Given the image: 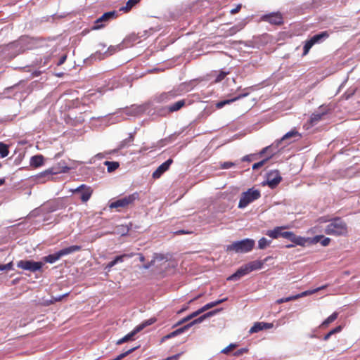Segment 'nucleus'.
<instances>
[{"label":"nucleus","mask_w":360,"mask_h":360,"mask_svg":"<svg viewBox=\"0 0 360 360\" xmlns=\"http://www.w3.org/2000/svg\"><path fill=\"white\" fill-rule=\"evenodd\" d=\"M324 232L327 235L345 236L348 233V226L345 221L340 217L330 219V223L326 226Z\"/></svg>","instance_id":"f257e3e1"},{"label":"nucleus","mask_w":360,"mask_h":360,"mask_svg":"<svg viewBox=\"0 0 360 360\" xmlns=\"http://www.w3.org/2000/svg\"><path fill=\"white\" fill-rule=\"evenodd\" d=\"M268 258L264 261L255 260L240 266L234 274L227 278L228 281H237L252 271L261 269Z\"/></svg>","instance_id":"f03ea898"},{"label":"nucleus","mask_w":360,"mask_h":360,"mask_svg":"<svg viewBox=\"0 0 360 360\" xmlns=\"http://www.w3.org/2000/svg\"><path fill=\"white\" fill-rule=\"evenodd\" d=\"M139 196L138 193H134L122 198L117 199L110 203L109 208L111 210L115 209L118 212L122 210L127 209L129 206L134 205V201L139 199Z\"/></svg>","instance_id":"7ed1b4c3"},{"label":"nucleus","mask_w":360,"mask_h":360,"mask_svg":"<svg viewBox=\"0 0 360 360\" xmlns=\"http://www.w3.org/2000/svg\"><path fill=\"white\" fill-rule=\"evenodd\" d=\"M220 310L221 309H216V310H213L212 311H209V312L203 314L202 316H201L199 318L193 320V321H191V323H188L187 325H186V326H183L181 328H179L174 330L173 332L167 334V335L164 336L163 338H162V340L172 338H174V337H175V336H176V335H179V334L182 333H184L185 330H188L189 328H191L194 324L201 323L206 318L210 317V316L214 315L215 314H217Z\"/></svg>","instance_id":"20e7f679"},{"label":"nucleus","mask_w":360,"mask_h":360,"mask_svg":"<svg viewBox=\"0 0 360 360\" xmlns=\"http://www.w3.org/2000/svg\"><path fill=\"white\" fill-rule=\"evenodd\" d=\"M72 166L68 167L64 161H60L57 165L50 167L44 172L39 174L38 177L40 178H49L51 176L54 174H58L60 173H66L68 172L71 167H73L75 164V161H71Z\"/></svg>","instance_id":"39448f33"},{"label":"nucleus","mask_w":360,"mask_h":360,"mask_svg":"<svg viewBox=\"0 0 360 360\" xmlns=\"http://www.w3.org/2000/svg\"><path fill=\"white\" fill-rule=\"evenodd\" d=\"M260 197L261 193L259 190L254 188H249L247 191L241 193L238 207L240 209H243Z\"/></svg>","instance_id":"423d86ee"},{"label":"nucleus","mask_w":360,"mask_h":360,"mask_svg":"<svg viewBox=\"0 0 360 360\" xmlns=\"http://www.w3.org/2000/svg\"><path fill=\"white\" fill-rule=\"evenodd\" d=\"M82 250L80 245H72L56 252L54 254L49 255L43 257L45 262L53 264L60 259L62 257L72 254Z\"/></svg>","instance_id":"0eeeda50"},{"label":"nucleus","mask_w":360,"mask_h":360,"mask_svg":"<svg viewBox=\"0 0 360 360\" xmlns=\"http://www.w3.org/2000/svg\"><path fill=\"white\" fill-rule=\"evenodd\" d=\"M255 246V240L246 238L240 241H236L227 247V250L234 251L237 253H245L251 251Z\"/></svg>","instance_id":"6e6552de"},{"label":"nucleus","mask_w":360,"mask_h":360,"mask_svg":"<svg viewBox=\"0 0 360 360\" xmlns=\"http://www.w3.org/2000/svg\"><path fill=\"white\" fill-rule=\"evenodd\" d=\"M155 319H150L141 323V324L136 326L130 333L127 334L123 338L118 340L116 342L117 345H122L124 342H127L129 340H133L134 337L139 332H141L143 328L146 326L152 325L155 322Z\"/></svg>","instance_id":"1a4fd4ad"},{"label":"nucleus","mask_w":360,"mask_h":360,"mask_svg":"<svg viewBox=\"0 0 360 360\" xmlns=\"http://www.w3.org/2000/svg\"><path fill=\"white\" fill-rule=\"evenodd\" d=\"M227 300V297L226 298H224V299H221V300H218L217 301H214V302H210V303H207V304H205V306H203L202 308L199 309L198 310H197L196 311L191 314L190 315L187 316L186 317L182 319L181 320H180L179 322L176 323V324L174 326H180L181 324H183L185 322H187L190 320H191L192 319H193L194 317H196L197 316H198L200 314L215 307V306H217L218 304L225 302Z\"/></svg>","instance_id":"9d476101"},{"label":"nucleus","mask_w":360,"mask_h":360,"mask_svg":"<svg viewBox=\"0 0 360 360\" xmlns=\"http://www.w3.org/2000/svg\"><path fill=\"white\" fill-rule=\"evenodd\" d=\"M328 37L329 34L327 31L321 32L311 37L309 40L305 41L303 47V55H307L314 44L321 43Z\"/></svg>","instance_id":"9b49d317"},{"label":"nucleus","mask_w":360,"mask_h":360,"mask_svg":"<svg viewBox=\"0 0 360 360\" xmlns=\"http://www.w3.org/2000/svg\"><path fill=\"white\" fill-rule=\"evenodd\" d=\"M327 286H328V285H322L321 287H319V288L313 289V290H309L304 291V292H302L300 294L295 295L281 298V299L277 300L276 301V303L279 304H282L284 302H288L290 301L295 300L298 298L303 297H305L307 295H312L315 292H317L319 290L325 289Z\"/></svg>","instance_id":"f8f14e48"},{"label":"nucleus","mask_w":360,"mask_h":360,"mask_svg":"<svg viewBox=\"0 0 360 360\" xmlns=\"http://www.w3.org/2000/svg\"><path fill=\"white\" fill-rule=\"evenodd\" d=\"M17 266L20 269L27 270L31 272H36L41 270L43 266V263L32 260H20L17 263Z\"/></svg>","instance_id":"ddd939ff"},{"label":"nucleus","mask_w":360,"mask_h":360,"mask_svg":"<svg viewBox=\"0 0 360 360\" xmlns=\"http://www.w3.org/2000/svg\"><path fill=\"white\" fill-rule=\"evenodd\" d=\"M120 50V45L117 46H110L105 52L102 53L101 50L97 51L95 53H94L91 58L94 60H102L105 57L110 56L116 51Z\"/></svg>","instance_id":"4468645a"},{"label":"nucleus","mask_w":360,"mask_h":360,"mask_svg":"<svg viewBox=\"0 0 360 360\" xmlns=\"http://www.w3.org/2000/svg\"><path fill=\"white\" fill-rule=\"evenodd\" d=\"M75 193L79 195L80 199L82 202H86L91 198L93 190L91 187L84 184L79 186L75 191Z\"/></svg>","instance_id":"2eb2a0df"},{"label":"nucleus","mask_w":360,"mask_h":360,"mask_svg":"<svg viewBox=\"0 0 360 360\" xmlns=\"http://www.w3.org/2000/svg\"><path fill=\"white\" fill-rule=\"evenodd\" d=\"M262 20L273 25L283 23V17L280 13H271L262 16Z\"/></svg>","instance_id":"dca6fc26"},{"label":"nucleus","mask_w":360,"mask_h":360,"mask_svg":"<svg viewBox=\"0 0 360 360\" xmlns=\"http://www.w3.org/2000/svg\"><path fill=\"white\" fill-rule=\"evenodd\" d=\"M281 237L287 238L296 245H304L306 243V239L304 238L297 236L293 232L291 231H283Z\"/></svg>","instance_id":"f3484780"},{"label":"nucleus","mask_w":360,"mask_h":360,"mask_svg":"<svg viewBox=\"0 0 360 360\" xmlns=\"http://www.w3.org/2000/svg\"><path fill=\"white\" fill-rule=\"evenodd\" d=\"M134 255V253H130V254H123V255L117 256L112 261H111L110 262H109L108 264H106V266H105V269L107 270L108 271H110L111 268L112 266H114L115 264H117V263L123 262L125 259L131 258Z\"/></svg>","instance_id":"a211bd4d"},{"label":"nucleus","mask_w":360,"mask_h":360,"mask_svg":"<svg viewBox=\"0 0 360 360\" xmlns=\"http://www.w3.org/2000/svg\"><path fill=\"white\" fill-rule=\"evenodd\" d=\"M172 159H168L167 161L160 165L157 169L153 173V177L154 179H158L161 175L166 172L172 163Z\"/></svg>","instance_id":"6ab92c4d"},{"label":"nucleus","mask_w":360,"mask_h":360,"mask_svg":"<svg viewBox=\"0 0 360 360\" xmlns=\"http://www.w3.org/2000/svg\"><path fill=\"white\" fill-rule=\"evenodd\" d=\"M274 327L272 323L257 322L250 329V333H257L263 329H270Z\"/></svg>","instance_id":"aec40b11"},{"label":"nucleus","mask_w":360,"mask_h":360,"mask_svg":"<svg viewBox=\"0 0 360 360\" xmlns=\"http://www.w3.org/2000/svg\"><path fill=\"white\" fill-rule=\"evenodd\" d=\"M115 15V11H110L104 13L102 16L96 20L94 28L96 30L101 28L103 25H101V22L108 21L109 19L112 18Z\"/></svg>","instance_id":"412c9836"},{"label":"nucleus","mask_w":360,"mask_h":360,"mask_svg":"<svg viewBox=\"0 0 360 360\" xmlns=\"http://www.w3.org/2000/svg\"><path fill=\"white\" fill-rule=\"evenodd\" d=\"M45 158L42 155H33L30 159V165L38 168L44 165Z\"/></svg>","instance_id":"4be33fe9"},{"label":"nucleus","mask_w":360,"mask_h":360,"mask_svg":"<svg viewBox=\"0 0 360 360\" xmlns=\"http://www.w3.org/2000/svg\"><path fill=\"white\" fill-rule=\"evenodd\" d=\"M249 94L250 93L248 91H247V89H245V92L244 93H243L241 94H239L238 96H236V97H234V98H233L231 99H226V100H224L222 101L219 102L217 104V107L218 108H221L224 107L226 104H229V103H232L233 101H236L237 100H239V99H240L242 98H244V97L248 96Z\"/></svg>","instance_id":"5701e85b"},{"label":"nucleus","mask_w":360,"mask_h":360,"mask_svg":"<svg viewBox=\"0 0 360 360\" xmlns=\"http://www.w3.org/2000/svg\"><path fill=\"white\" fill-rule=\"evenodd\" d=\"M300 134H299V132L295 129H292L291 131L287 132L285 135H283V136L281 138V140H278L276 141V147H278L279 146V144L283 141H286L288 139H290L291 138H300Z\"/></svg>","instance_id":"b1692460"},{"label":"nucleus","mask_w":360,"mask_h":360,"mask_svg":"<svg viewBox=\"0 0 360 360\" xmlns=\"http://www.w3.org/2000/svg\"><path fill=\"white\" fill-rule=\"evenodd\" d=\"M278 147H276V142L274 143L271 146L264 148L259 153L260 156L264 154L269 153V157L267 158L270 159L274 153H276V150Z\"/></svg>","instance_id":"393cba45"},{"label":"nucleus","mask_w":360,"mask_h":360,"mask_svg":"<svg viewBox=\"0 0 360 360\" xmlns=\"http://www.w3.org/2000/svg\"><path fill=\"white\" fill-rule=\"evenodd\" d=\"M143 112V108L141 106L132 105L129 108H126L124 110V113L129 116H136Z\"/></svg>","instance_id":"a878e982"},{"label":"nucleus","mask_w":360,"mask_h":360,"mask_svg":"<svg viewBox=\"0 0 360 360\" xmlns=\"http://www.w3.org/2000/svg\"><path fill=\"white\" fill-rule=\"evenodd\" d=\"M264 178L266 180H282L280 172L277 169H271L266 172Z\"/></svg>","instance_id":"bb28decb"},{"label":"nucleus","mask_w":360,"mask_h":360,"mask_svg":"<svg viewBox=\"0 0 360 360\" xmlns=\"http://www.w3.org/2000/svg\"><path fill=\"white\" fill-rule=\"evenodd\" d=\"M286 229L285 226H276L273 230H269L266 232V235L272 238L276 239L281 236L282 230Z\"/></svg>","instance_id":"cd10ccee"},{"label":"nucleus","mask_w":360,"mask_h":360,"mask_svg":"<svg viewBox=\"0 0 360 360\" xmlns=\"http://www.w3.org/2000/svg\"><path fill=\"white\" fill-rule=\"evenodd\" d=\"M180 94L181 92L179 90H172L171 91L161 94L160 96V101H167Z\"/></svg>","instance_id":"c85d7f7f"},{"label":"nucleus","mask_w":360,"mask_h":360,"mask_svg":"<svg viewBox=\"0 0 360 360\" xmlns=\"http://www.w3.org/2000/svg\"><path fill=\"white\" fill-rule=\"evenodd\" d=\"M326 112H314L311 115L310 123L311 125L316 124L326 115Z\"/></svg>","instance_id":"c756f323"},{"label":"nucleus","mask_w":360,"mask_h":360,"mask_svg":"<svg viewBox=\"0 0 360 360\" xmlns=\"http://www.w3.org/2000/svg\"><path fill=\"white\" fill-rule=\"evenodd\" d=\"M133 141H134V136L132 134H129V136L128 138L120 141V143H119V145L117 146V150H120L125 147H127L128 146L130 145V143Z\"/></svg>","instance_id":"7c9ffc66"},{"label":"nucleus","mask_w":360,"mask_h":360,"mask_svg":"<svg viewBox=\"0 0 360 360\" xmlns=\"http://www.w3.org/2000/svg\"><path fill=\"white\" fill-rule=\"evenodd\" d=\"M338 314H339L336 311L333 312L321 323V326L323 328L327 327L330 323H333L338 319Z\"/></svg>","instance_id":"2f4dec72"},{"label":"nucleus","mask_w":360,"mask_h":360,"mask_svg":"<svg viewBox=\"0 0 360 360\" xmlns=\"http://www.w3.org/2000/svg\"><path fill=\"white\" fill-rule=\"evenodd\" d=\"M103 164L105 166H107V169H108V172H114L120 166V164L118 162L105 161Z\"/></svg>","instance_id":"473e14b6"},{"label":"nucleus","mask_w":360,"mask_h":360,"mask_svg":"<svg viewBox=\"0 0 360 360\" xmlns=\"http://www.w3.org/2000/svg\"><path fill=\"white\" fill-rule=\"evenodd\" d=\"M184 105H185V101L180 100V101H178L177 102L174 103V104L169 105L168 109L171 112H174V111L179 110Z\"/></svg>","instance_id":"72a5a7b5"},{"label":"nucleus","mask_w":360,"mask_h":360,"mask_svg":"<svg viewBox=\"0 0 360 360\" xmlns=\"http://www.w3.org/2000/svg\"><path fill=\"white\" fill-rule=\"evenodd\" d=\"M140 0H128L126 3V6L120 8V11H128L131 9Z\"/></svg>","instance_id":"f704fd0d"},{"label":"nucleus","mask_w":360,"mask_h":360,"mask_svg":"<svg viewBox=\"0 0 360 360\" xmlns=\"http://www.w3.org/2000/svg\"><path fill=\"white\" fill-rule=\"evenodd\" d=\"M8 146L2 142H0V157L5 158L8 155Z\"/></svg>","instance_id":"c9c22d12"},{"label":"nucleus","mask_w":360,"mask_h":360,"mask_svg":"<svg viewBox=\"0 0 360 360\" xmlns=\"http://www.w3.org/2000/svg\"><path fill=\"white\" fill-rule=\"evenodd\" d=\"M236 163L231 161L220 162L219 168L221 169H228L236 166Z\"/></svg>","instance_id":"e433bc0d"},{"label":"nucleus","mask_w":360,"mask_h":360,"mask_svg":"<svg viewBox=\"0 0 360 360\" xmlns=\"http://www.w3.org/2000/svg\"><path fill=\"white\" fill-rule=\"evenodd\" d=\"M271 243L270 240H267L265 238H262L258 241V248L259 249H265L267 246H269Z\"/></svg>","instance_id":"4c0bfd02"},{"label":"nucleus","mask_w":360,"mask_h":360,"mask_svg":"<svg viewBox=\"0 0 360 360\" xmlns=\"http://www.w3.org/2000/svg\"><path fill=\"white\" fill-rule=\"evenodd\" d=\"M243 26L244 25L242 23H240L239 25H235V26L232 27L229 30V35H233V34H236V32H238V31L242 30L243 28Z\"/></svg>","instance_id":"58836bf2"},{"label":"nucleus","mask_w":360,"mask_h":360,"mask_svg":"<svg viewBox=\"0 0 360 360\" xmlns=\"http://www.w3.org/2000/svg\"><path fill=\"white\" fill-rule=\"evenodd\" d=\"M279 183L280 181H262V184L264 186L267 185L269 188L274 189L278 186Z\"/></svg>","instance_id":"ea45409f"},{"label":"nucleus","mask_w":360,"mask_h":360,"mask_svg":"<svg viewBox=\"0 0 360 360\" xmlns=\"http://www.w3.org/2000/svg\"><path fill=\"white\" fill-rule=\"evenodd\" d=\"M167 142V139H162V140L158 141L156 144H153L152 146H150V148L163 147L166 144Z\"/></svg>","instance_id":"a19ab883"},{"label":"nucleus","mask_w":360,"mask_h":360,"mask_svg":"<svg viewBox=\"0 0 360 360\" xmlns=\"http://www.w3.org/2000/svg\"><path fill=\"white\" fill-rule=\"evenodd\" d=\"M227 74H228V72H224V71L220 72L218 74V75L217 76L214 82H221V80H223L225 78V77L226 76Z\"/></svg>","instance_id":"79ce46f5"},{"label":"nucleus","mask_w":360,"mask_h":360,"mask_svg":"<svg viewBox=\"0 0 360 360\" xmlns=\"http://www.w3.org/2000/svg\"><path fill=\"white\" fill-rule=\"evenodd\" d=\"M269 160V158H266L262 161H259L257 163H255L253 165H252V169H257L258 168H260L261 167H262L266 162V161Z\"/></svg>","instance_id":"37998d69"},{"label":"nucleus","mask_w":360,"mask_h":360,"mask_svg":"<svg viewBox=\"0 0 360 360\" xmlns=\"http://www.w3.org/2000/svg\"><path fill=\"white\" fill-rule=\"evenodd\" d=\"M257 157V155L255 154H250V155H247L245 156H244L241 160L243 162H245V161H248V162H250V161H252L253 160H255Z\"/></svg>","instance_id":"c03bdc74"},{"label":"nucleus","mask_w":360,"mask_h":360,"mask_svg":"<svg viewBox=\"0 0 360 360\" xmlns=\"http://www.w3.org/2000/svg\"><path fill=\"white\" fill-rule=\"evenodd\" d=\"M330 238H328V237H325L323 236V238H321V241H320V243L321 245L326 247V246H328L330 243Z\"/></svg>","instance_id":"a18cd8bd"},{"label":"nucleus","mask_w":360,"mask_h":360,"mask_svg":"<svg viewBox=\"0 0 360 360\" xmlns=\"http://www.w3.org/2000/svg\"><path fill=\"white\" fill-rule=\"evenodd\" d=\"M13 264L12 262L8 263L6 264H0V270H11L12 269Z\"/></svg>","instance_id":"49530a36"},{"label":"nucleus","mask_w":360,"mask_h":360,"mask_svg":"<svg viewBox=\"0 0 360 360\" xmlns=\"http://www.w3.org/2000/svg\"><path fill=\"white\" fill-rule=\"evenodd\" d=\"M236 347V345H233V344H231L229 345L228 347H226V348H224L221 352H223L224 354H228L229 352H230L233 349H234Z\"/></svg>","instance_id":"de8ad7c7"},{"label":"nucleus","mask_w":360,"mask_h":360,"mask_svg":"<svg viewBox=\"0 0 360 360\" xmlns=\"http://www.w3.org/2000/svg\"><path fill=\"white\" fill-rule=\"evenodd\" d=\"M330 219H329L328 217H321L319 218L317 220V221L320 224L326 223V222L330 223Z\"/></svg>","instance_id":"09e8293b"},{"label":"nucleus","mask_w":360,"mask_h":360,"mask_svg":"<svg viewBox=\"0 0 360 360\" xmlns=\"http://www.w3.org/2000/svg\"><path fill=\"white\" fill-rule=\"evenodd\" d=\"M241 7H242V5H241L240 4H238V5L236 6V8H234L231 9V10L230 11V13H231V14H236V13H237L240 10Z\"/></svg>","instance_id":"8fccbe9b"},{"label":"nucleus","mask_w":360,"mask_h":360,"mask_svg":"<svg viewBox=\"0 0 360 360\" xmlns=\"http://www.w3.org/2000/svg\"><path fill=\"white\" fill-rule=\"evenodd\" d=\"M322 238H323V235L316 236L313 238L312 242L314 243H320Z\"/></svg>","instance_id":"3c124183"},{"label":"nucleus","mask_w":360,"mask_h":360,"mask_svg":"<svg viewBox=\"0 0 360 360\" xmlns=\"http://www.w3.org/2000/svg\"><path fill=\"white\" fill-rule=\"evenodd\" d=\"M180 356H181V354H176L175 355L169 356L163 360H178Z\"/></svg>","instance_id":"603ef678"},{"label":"nucleus","mask_w":360,"mask_h":360,"mask_svg":"<svg viewBox=\"0 0 360 360\" xmlns=\"http://www.w3.org/2000/svg\"><path fill=\"white\" fill-rule=\"evenodd\" d=\"M342 327L341 326H338L335 327V328H333V330H331L330 331L332 332L333 334H335V333L340 332L342 330Z\"/></svg>","instance_id":"864d4df0"},{"label":"nucleus","mask_w":360,"mask_h":360,"mask_svg":"<svg viewBox=\"0 0 360 360\" xmlns=\"http://www.w3.org/2000/svg\"><path fill=\"white\" fill-rule=\"evenodd\" d=\"M66 58H67V56L65 55L61 56V58H60L59 61L58 62V65H60L63 63H64V62L66 60Z\"/></svg>","instance_id":"5fc2aeb1"},{"label":"nucleus","mask_w":360,"mask_h":360,"mask_svg":"<svg viewBox=\"0 0 360 360\" xmlns=\"http://www.w3.org/2000/svg\"><path fill=\"white\" fill-rule=\"evenodd\" d=\"M332 335H333L332 332L329 331L327 334L325 335V336L323 337V340L325 341L328 340Z\"/></svg>","instance_id":"6e6d98bb"},{"label":"nucleus","mask_w":360,"mask_h":360,"mask_svg":"<svg viewBox=\"0 0 360 360\" xmlns=\"http://www.w3.org/2000/svg\"><path fill=\"white\" fill-rule=\"evenodd\" d=\"M190 233L188 231H186L184 230H179L175 232V234L180 235V234H188Z\"/></svg>","instance_id":"4d7b16f0"},{"label":"nucleus","mask_w":360,"mask_h":360,"mask_svg":"<svg viewBox=\"0 0 360 360\" xmlns=\"http://www.w3.org/2000/svg\"><path fill=\"white\" fill-rule=\"evenodd\" d=\"M245 351V349H240V350L237 351V352L235 353V355H236V356H238V355H240V354H243Z\"/></svg>","instance_id":"13d9d810"},{"label":"nucleus","mask_w":360,"mask_h":360,"mask_svg":"<svg viewBox=\"0 0 360 360\" xmlns=\"http://www.w3.org/2000/svg\"><path fill=\"white\" fill-rule=\"evenodd\" d=\"M149 148L142 146L140 149V153H145Z\"/></svg>","instance_id":"bf43d9fd"},{"label":"nucleus","mask_w":360,"mask_h":360,"mask_svg":"<svg viewBox=\"0 0 360 360\" xmlns=\"http://www.w3.org/2000/svg\"><path fill=\"white\" fill-rule=\"evenodd\" d=\"M139 259L140 262H143L145 261V257L142 254H139Z\"/></svg>","instance_id":"052dcab7"},{"label":"nucleus","mask_w":360,"mask_h":360,"mask_svg":"<svg viewBox=\"0 0 360 360\" xmlns=\"http://www.w3.org/2000/svg\"><path fill=\"white\" fill-rule=\"evenodd\" d=\"M95 158H99V159H101L103 158V155L101 153H98L97 154L96 156H95Z\"/></svg>","instance_id":"680f3d73"},{"label":"nucleus","mask_w":360,"mask_h":360,"mask_svg":"<svg viewBox=\"0 0 360 360\" xmlns=\"http://www.w3.org/2000/svg\"><path fill=\"white\" fill-rule=\"evenodd\" d=\"M60 153H57V154H56V155H55V156H54V159H58V158H60Z\"/></svg>","instance_id":"e2e57ef3"},{"label":"nucleus","mask_w":360,"mask_h":360,"mask_svg":"<svg viewBox=\"0 0 360 360\" xmlns=\"http://www.w3.org/2000/svg\"><path fill=\"white\" fill-rule=\"evenodd\" d=\"M292 247H294V245H286V248H292Z\"/></svg>","instance_id":"0e129e2a"},{"label":"nucleus","mask_w":360,"mask_h":360,"mask_svg":"<svg viewBox=\"0 0 360 360\" xmlns=\"http://www.w3.org/2000/svg\"><path fill=\"white\" fill-rule=\"evenodd\" d=\"M149 267H150V265H149V264H148V265H145V266H144V268H145V269H148Z\"/></svg>","instance_id":"69168bd1"},{"label":"nucleus","mask_w":360,"mask_h":360,"mask_svg":"<svg viewBox=\"0 0 360 360\" xmlns=\"http://www.w3.org/2000/svg\"><path fill=\"white\" fill-rule=\"evenodd\" d=\"M200 297V296H198V297ZM196 299H198V297H195V298H194V299H193V300H190V302H193V300H195Z\"/></svg>","instance_id":"338daca9"},{"label":"nucleus","mask_w":360,"mask_h":360,"mask_svg":"<svg viewBox=\"0 0 360 360\" xmlns=\"http://www.w3.org/2000/svg\"><path fill=\"white\" fill-rule=\"evenodd\" d=\"M39 72H34V75H35V76H38V75H39Z\"/></svg>","instance_id":"774afa93"}]
</instances>
